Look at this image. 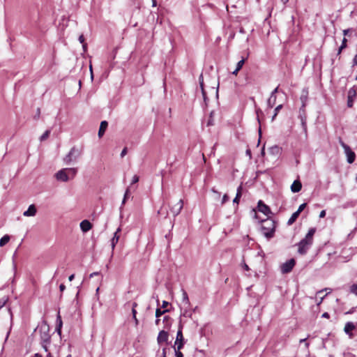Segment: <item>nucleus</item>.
Listing matches in <instances>:
<instances>
[{
	"mask_svg": "<svg viewBox=\"0 0 357 357\" xmlns=\"http://www.w3.org/2000/svg\"><path fill=\"white\" fill-rule=\"evenodd\" d=\"M151 1H152V6L153 7L157 6V1H156V0H151Z\"/></svg>",
	"mask_w": 357,
	"mask_h": 357,
	"instance_id": "0e129e2a",
	"label": "nucleus"
},
{
	"mask_svg": "<svg viewBox=\"0 0 357 357\" xmlns=\"http://www.w3.org/2000/svg\"><path fill=\"white\" fill-rule=\"evenodd\" d=\"M121 231V228L119 227L116 231L114 234L113 238L111 239V246L112 249L114 250L116 243L119 241V236L118 235V233Z\"/></svg>",
	"mask_w": 357,
	"mask_h": 357,
	"instance_id": "6ab92c4d",
	"label": "nucleus"
},
{
	"mask_svg": "<svg viewBox=\"0 0 357 357\" xmlns=\"http://www.w3.org/2000/svg\"><path fill=\"white\" fill-rule=\"evenodd\" d=\"M339 144L343 148L344 153L347 157V162L349 164H352L356 160V153L351 150L350 146L345 144L341 137L339 138Z\"/></svg>",
	"mask_w": 357,
	"mask_h": 357,
	"instance_id": "7ed1b4c3",
	"label": "nucleus"
},
{
	"mask_svg": "<svg viewBox=\"0 0 357 357\" xmlns=\"http://www.w3.org/2000/svg\"><path fill=\"white\" fill-rule=\"evenodd\" d=\"M169 305V302L164 301L162 302V307L165 308Z\"/></svg>",
	"mask_w": 357,
	"mask_h": 357,
	"instance_id": "bf43d9fd",
	"label": "nucleus"
},
{
	"mask_svg": "<svg viewBox=\"0 0 357 357\" xmlns=\"http://www.w3.org/2000/svg\"><path fill=\"white\" fill-rule=\"evenodd\" d=\"M166 349H167V348L162 349V356L160 357H167L166 356Z\"/></svg>",
	"mask_w": 357,
	"mask_h": 357,
	"instance_id": "680f3d73",
	"label": "nucleus"
},
{
	"mask_svg": "<svg viewBox=\"0 0 357 357\" xmlns=\"http://www.w3.org/2000/svg\"><path fill=\"white\" fill-rule=\"evenodd\" d=\"M347 38H344L342 39V44H341L342 48H346L347 47Z\"/></svg>",
	"mask_w": 357,
	"mask_h": 357,
	"instance_id": "37998d69",
	"label": "nucleus"
},
{
	"mask_svg": "<svg viewBox=\"0 0 357 357\" xmlns=\"http://www.w3.org/2000/svg\"><path fill=\"white\" fill-rule=\"evenodd\" d=\"M182 301L185 305H187V307L190 305V301L188 294L184 289H182Z\"/></svg>",
	"mask_w": 357,
	"mask_h": 357,
	"instance_id": "b1692460",
	"label": "nucleus"
},
{
	"mask_svg": "<svg viewBox=\"0 0 357 357\" xmlns=\"http://www.w3.org/2000/svg\"><path fill=\"white\" fill-rule=\"evenodd\" d=\"M306 206H307L306 203H303V204H301L298 206V208L297 209V211L296 212L300 215L301 213L305 208Z\"/></svg>",
	"mask_w": 357,
	"mask_h": 357,
	"instance_id": "72a5a7b5",
	"label": "nucleus"
},
{
	"mask_svg": "<svg viewBox=\"0 0 357 357\" xmlns=\"http://www.w3.org/2000/svg\"><path fill=\"white\" fill-rule=\"evenodd\" d=\"M307 95H308L307 90L303 89V92H302V95L301 96V98H300V99H301V100L302 102L301 107H305V106H306V101H307Z\"/></svg>",
	"mask_w": 357,
	"mask_h": 357,
	"instance_id": "4be33fe9",
	"label": "nucleus"
},
{
	"mask_svg": "<svg viewBox=\"0 0 357 357\" xmlns=\"http://www.w3.org/2000/svg\"><path fill=\"white\" fill-rule=\"evenodd\" d=\"M137 306V303L134 302L132 305V318L133 319L135 320V324L136 325H138L139 324V321H138V319H137L136 317V314H137V311L135 310V307Z\"/></svg>",
	"mask_w": 357,
	"mask_h": 357,
	"instance_id": "393cba45",
	"label": "nucleus"
},
{
	"mask_svg": "<svg viewBox=\"0 0 357 357\" xmlns=\"http://www.w3.org/2000/svg\"><path fill=\"white\" fill-rule=\"evenodd\" d=\"M41 343V345H42V347L44 349V350L45 351H48V346L50 344H45L44 342H40Z\"/></svg>",
	"mask_w": 357,
	"mask_h": 357,
	"instance_id": "a18cd8bd",
	"label": "nucleus"
},
{
	"mask_svg": "<svg viewBox=\"0 0 357 357\" xmlns=\"http://www.w3.org/2000/svg\"><path fill=\"white\" fill-rule=\"evenodd\" d=\"M62 325H63V322H62L61 316L59 314L57 315V318H56V328H55V331L57 332V333L59 335H61V334Z\"/></svg>",
	"mask_w": 357,
	"mask_h": 357,
	"instance_id": "aec40b11",
	"label": "nucleus"
},
{
	"mask_svg": "<svg viewBox=\"0 0 357 357\" xmlns=\"http://www.w3.org/2000/svg\"><path fill=\"white\" fill-rule=\"evenodd\" d=\"M67 176H68V180L73 179L75 175L77 174V170L76 168H66Z\"/></svg>",
	"mask_w": 357,
	"mask_h": 357,
	"instance_id": "5701e85b",
	"label": "nucleus"
},
{
	"mask_svg": "<svg viewBox=\"0 0 357 357\" xmlns=\"http://www.w3.org/2000/svg\"><path fill=\"white\" fill-rule=\"evenodd\" d=\"M174 348L176 357H183L182 352H181L180 350H178V348H176L175 347H174Z\"/></svg>",
	"mask_w": 357,
	"mask_h": 357,
	"instance_id": "4c0bfd02",
	"label": "nucleus"
},
{
	"mask_svg": "<svg viewBox=\"0 0 357 357\" xmlns=\"http://www.w3.org/2000/svg\"><path fill=\"white\" fill-rule=\"evenodd\" d=\"M183 207V199H180L176 204L171 208V211L173 213L174 216H177L181 211Z\"/></svg>",
	"mask_w": 357,
	"mask_h": 357,
	"instance_id": "ddd939ff",
	"label": "nucleus"
},
{
	"mask_svg": "<svg viewBox=\"0 0 357 357\" xmlns=\"http://www.w3.org/2000/svg\"><path fill=\"white\" fill-rule=\"evenodd\" d=\"M326 216V211L325 210H322L320 213H319V218H323Z\"/></svg>",
	"mask_w": 357,
	"mask_h": 357,
	"instance_id": "864d4df0",
	"label": "nucleus"
},
{
	"mask_svg": "<svg viewBox=\"0 0 357 357\" xmlns=\"http://www.w3.org/2000/svg\"><path fill=\"white\" fill-rule=\"evenodd\" d=\"M276 95H271L267 100V107L268 108H273L276 103Z\"/></svg>",
	"mask_w": 357,
	"mask_h": 357,
	"instance_id": "412c9836",
	"label": "nucleus"
},
{
	"mask_svg": "<svg viewBox=\"0 0 357 357\" xmlns=\"http://www.w3.org/2000/svg\"><path fill=\"white\" fill-rule=\"evenodd\" d=\"M8 298L3 297L0 298V309L2 308L6 303Z\"/></svg>",
	"mask_w": 357,
	"mask_h": 357,
	"instance_id": "e433bc0d",
	"label": "nucleus"
},
{
	"mask_svg": "<svg viewBox=\"0 0 357 357\" xmlns=\"http://www.w3.org/2000/svg\"><path fill=\"white\" fill-rule=\"evenodd\" d=\"M241 266L246 271H248L250 269V267L248 266V265L245 262L244 260L241 263Z\"/></svg>",
	"mask_w": 357,
	"mask_h": 357,
	"instance_id": "ea45409f",
	"label": "nucleus"
},
{
	"mask_svg": "<svg viewBox=\"0 0 357 357\" xmlns=\"http://www.w3.org/2000/svg\"><path fill=\"white\" fill-rule=\"evenodd\" d=\"M10 241V236L8 235H4L1 239H0V247H3L6 244L8 243Z\"/></svg>",
	"mask_w": 357,
	"mask_h": 357,
	"instance_id": "cd10ccee",
	"label": "nucleus"
},
{
	"mask_svg": "<svg viewBox=\"0 0 357 357\" xmlns=\"http://www.w3.org/2000/svg\"><path fill=\"white\" fill-rule=\"evenodd\" d=\"M37 210L34 204H31L28 209L23 213V215L26 217L34 216L36 214Z\"/></svg>",
	"mask_w": 357,
	"mask_h": 357,
	"instance_id": "f3484780",
	"label": "nucleus"
},
{
	"mask_svg": "<svg viewBox=\"0 0 357 357\" xmlns=\"http://www.w3.org/2000/svg\"><path fill=\"white\" fill-rule=\"evenodd\" d=\"M352 66H357V54H356L352 60Z\"/></svg>",
	"mask_w": 357,
	"mask_h": 357,
	"instance_id": "de8ad7c7",
	"label": "nucleus"
},
{
	"mask_svg": "<svg viewBox=\"0 0 357 357\" xmlns=\"http://www.w3.org/2000/svg\"><path fill=\"white\" fill-rule=\"evenodd\" d=\"M283 105L282 104L278 105L275 108V110H274V114L271 118V121H273L275 119V117L277 116V115L278 114V112L280 111V109L282 108Z\"/></svg>",
	"mask_w": 357,
	"mask_h": 357,
	"instance_id": "c85d7f7f",
	"label": "nucleus"
},
{
	"mask_svg": "<svg viewBox=\"0 0 357 357\" xmlns=\"http://www.w3.org/2000/svg\"><path fill=\"white\" fill-rule=\"evenodd\" d=\"M245 59H244V58H242V59H241V60H240V61L237 63V64H236V68H237V70H240L242 68L243 66V65H244V63H245Z\"/></svg>",
	"mask_w": 357,
	"mask_h": 357,
	"instance_id": "2f4dec72",
	"label": "nucleus"
},
{
	"mask_svg": "<svg viewBox=\"0 0 357 357\" xmlns=\"http://www.w3.org/2000/svg\"><path fill=\"white\" fill-rule=\"evenodd\" d=\"M344 48H342V46L340 45V47H339L338 49V51H337V55H340L342 52V51L344 50Z\"/></svg>",
	"mask_w": 357,
	"mask_h": 357,
	"instance_id": "e2e57ef3",
	"label": "nucleus"
},
{
	"mask_svg": "<svg viewBox=\"0 0 357 357\" xmlns=\"http://www.w3.org/2000/svg\"><path fill=\"white\" fill-rule=\"evenodd\" d=\"M128 195H129V189L127 188L126 192H125V194H124V197H123V201H122V203H121V206L124 205L126 202V199L128 197ZM122 206H121V208Z\"/></svg>",
	"mask_w": 357,
	"mask_h": 357,
	"instance_id": "c9c22d12",
	"label": "nucleus"
},
{
	"mask_svg": "<svg viewBox=\"0 0 357 357\" xmlns=\"http://www.w3.org/2000/svg\"><path fill=\"white\" fill-rule=\"evenodd\" d=\"M229 196L227 194L224 195L223 197H222V199L221 204H224L225 203H226L229 200Z\"/></svg>",
	"mask_w": 357,
	"mask_h": 357,
	"instance_id": "a19ab883",
	"label": "nucleus"
},
{
	"mask_svg": "<svg viewBox=\"0 0 357 357\" xmlns=\"http://www.w3.org/2000/svg\"><path fill=\"white\" fill-rule=\"evenodd\" d=\"M80 151L73 146L69 153L64 157L63 162L66 165H70L73 161H75L80 155Z\"/></svg>",
	"mask_w": 357,
	"mask_h": 357,
	"instance_id": "39448f33",
	"label": "nucleus"
},
{
	"mask_svg": "<svg viewBox=\"0 0 357 357\" xmlns=\"http://www.w3.org/2000/svg\"><path fill=\"white\" fill-rule=\"evenodd\" d=\"M350 292L357 296V284H353L350 287Z\"/></svg>",
	"mask_w": 357,
	"mask_h": 357,
	"instance_id": "473e14b6",
	"label": "nucleus"
},
{
	"mask_svg": "<svg viewBox=\"0 0 357 357\" xmlns=\"http://www.w3.org/2000/svg\"><path fill=\"white\" fill-rule=\"evenodd\" d=\"M138 181H139V176H137V175H135V176L132 177L131 184H135V183H137Z\"/></svg>",
	"mask_w": 357,
	"mask_h": 357,
	"instance_id": "79ce46f5",
	"label": "nucleus"
},
{
	"mask_svg": "<svg viewBox=\"0 0 357 357\" xmlns=\"http://www.w3.org/2000/svg\"><path fill=\"white\" fill-rule=\"evenodd\" d=\"M261 232L263 235L267 238L271 239L274 236L276 228V222L272 218H266L261 221Z\"/></svg>",
	"mask_w": 357,
	"mask_h": 357,
	"instance_id": "f03ea898",
	"label": "nucleus"
},
{
	"mask_svg": "<svg viewBox=\"0 0 357 357\" xmlns=\"http://www.w3.org/2000/svg\"><path fill=\"white\" fill-rule=\"evenodd\" d=\"M257 209L259 212L264 213L266 215H268L272 213L270 207L265 204L263 201L259 200L257 204Z\"/></svg>",
	"mask_w": 357,
	"mask_h": 357,
	"instance_id": "1a4fd4ad",
	"label": "nucleus"
},
{
	"mask_svg": "<svg viewBox=\"0 0 357 357\" xmlns=\"http://www.w3.org/2000/svg\"><path fill=\"white\" fill-rule=\"evenodd\" d=\"M356 96H357V91L355 89V87L353 86L351 89H349L348 91L347 102L348 107H349V108L353 107L354 102L355 100L356 99Z\"/></svg>",
	"mask_w": 357,
	"mask_h": 357,
	"instance_id": "6e6552de",
	"label": "nucleus"
},
{
	"mask_svg": "<svg viewBox=\"0 0 357 357\" xmlns=\"http://www.w3.org/2000/svg\"><path fill=\"white\" fill-rule=\"evenodd\" d=\"M201 81L204 82L202 74H201L199 77V82L200 83Z\"/></svg>",
	"mask_w": 357,
	"mask_h": 357,
	"instance_id": "774afa93",
	"label": "nucleus"
},
{
	"mask_svg": "<svg viewBox=\"0 0 357 357\" xmlns=\"http://www.w3.org/2000/svg\"><path fill=\"white\" fill-rule=\"evenodd\" d=\"M298 216H299V214L295 211L291 215L290 218L288 220L287 225H291L293 223H294L296 222V219L298 218Z\"/></svg>",
	"mask_w": 357,
	"mask_h": 357,
	"instance_id": "a878e982",
	"label": "nucleus"
},
{
	"mask_svg": "<svg viewBox=\"0 0 357 357\" xmlns=\"http://www.w3.org/2000/svg\"><path fill=\"white\" fill-rule=\"evenodd\" d=\"M66 289V286L63 284L59 285V289L61 291H63Z\"/></svg>",
	"mask_w": 357,
	"mask_h": 357,
	"instance_id": "13d9d810",
	"label": "nucleus"
},
{
	"mask_svg": "<svg viewBox=\"0 0 357 357\" xmlns=\"http://www.w3.org/2000/svg\"><path fill=\"white\" fill-rule=\"evenodd\" d=\"M169 312V310H162L160 308H157L155 311V317L156 318H159L162 314H164L165 312Z\"/></svg>",
	"mask_w": 357,
	"mask_h": 357,
	"instance_id": "c756f323",
	"label": "nucleus"
},
{
	"mask_svg": "<svg viewBox=\"0 0 357 357\" xmlns=\"http://www.w3.org/2000/svg\"><path fill=\"white\" fill-rule=\"evenodd\" d=\"M307 337L300 340V343L305 342V347L307 348L309 347V343L306 342Z\"/></svg>",
	"mask_w": 357,
	"mask_h": 357,
	"instance_id": "6e6d98bb",
	"label": "nucleus"
},
{
	"mask_svg": "<svg viewBox=\"0 0 357 357\" xmlns=\"http://www.w3.org/2000/svg\"><path fill=\"white\" fill-rule=\"evenodd\" d=\"M40 108H38L37 109V112H36V115L34 116V119H38L40 116Z\"/></svg>",
	"mask_w": 357,
	"mask_h": 357,
	"instance_id": "3c124183",
	"label": "nucleus"
},
{
	"mask_svg": "<svg viewBox=\"0 0 357 357\" xmlns=\"http://www.w3.org/2000/svg\"><path fill=\"white\" fill-rule=\"evenodd\" d=\"M199 85H200V88H201V90H202V95H205V91H204V82L201 81L200 83H199Z\"/></svg>",
	"mask_w": 357,
	"mask_h": 357,
	"instance_id": "49530a36",
	"label": "nucleus"
},
{
	"mask_svg": "<svg viewBox=\"0 0 357 357\" xmlns=\"http://www.w3.org/2000/svg\"><path fill=\"white\" fill-rule=\"evenodd\" d=\"M242 190H243V187L242 185H239L237 188V190H236V193H239V195L242 196Z\"/></svg>",
	"mask_w": 357,
	"mask_h": 357,
	"instance_id": "09e8293b",
	"label": "nucleus"
},
{
	"mask_svg": "<svg viewBox=\"0 0 357 357\" xmlns=\"http://www.w3.org/2000/svg\"><path fill=\"white\" fill-rule=\"evenodd\" d=\"M316 232V228L312 227L309 229L305 238L298 243V252L301 255H305L310 249L313 243V236Z\"/></svg>",
	"mask_w": 357,
	"mask_h": 357,
	"instance_id": "f257e3e1",
	"label": "nucleus"
},
{
	"mask_svg": "<svg viewBox=\"0 0 357 357\" xmlns=\"http://www.w3.org/2000/svg\"><path fill=\"white\" fill-rule=\"evenodd\" d=\"M40 342L45 344L51 343V335L50 334V327L46 324H42L39 327Z\"/></svg>",
	"mask_w": 357,
	"mask_h": 357,
	"instance_id": "20e7f679",
	"label": "nucleus"
},
{
	"mask_svg": "<svg viewBox=\"0 0 357 357\" xmlns=\"http://www.w3.org/2000/svg\"><path fill=\"white\" fill-rule=\"evenodd\" d=\"M322 317L328 319L330 317V314L328 312H324L321 315Z\"/></svg>",
	"mask_w": 357,
	"mask_h": 357,
	"instance_id": "4d7b16f0",
	"label": "nucleus"
},
{
	"mask_svg": "<svg viewBox=\"0 0 357 357\" xmlns=\"http://www.w3.org/2000/svg\"><path fill=\"white\" fill-rule=\"evenodd\" d=\"M269 151L273 155H279L280 153V148L278 146H273L269 149Z\"/></svg>",
	"mask_w": 357,
	"mask_h": 357,
	"instance_id": "bb28decb",
	"label": "nucleus"
},
{
	"mask_svg": "<svg viewBox=\"0 0 357 357\" xmlns=\"http://www.w3.org/2000/svg\"><path fill=\"white\" fill-rule=\"evenodd\" d=\"M127 152H128L127 148L126 147L123 148L121 153V157L123 158L127 154Z\"/></svg>",
	"mask_w": 357,
	"mask_h": 357,
	"instance_id": "c03bdc74",
	"label": "nucleus"
},
{
	"mask_svg": "<svg viewBox=\"0 0 357 357\" xmlns=\"http://www.w3.org/2000/svg\"><path fill=\"white\" fill-rule=\"evenodd\" d=\"M301 188L302 183L298 179L295 180L291 185V190L294 193L300 192Z\"/></svg>",
	"mask_w": 357,
	"mask_h": 357,
	"instance_id": "dca6fc26",
	"label": "nucleus"
},
{
	"mask_svg": "<svg viewBox=\"0 0 357 357\" xmlns=\"http://www.w3.org/2000/svg\"><path fill=\"white\" fill-rule=\"evenodd\" d=\"M296 264L294 259H290L281 265V272L283 274L290 273Z\"/></svg>",
	"mask_w": 357,
	"mask_h": 357,
	"instance_id": "0eeeda50",
	"label": "nucleus"
},
{
	"mask_svg": "<svg viewBox=\"0 0 357 357\" xmlns=\"http://www.w3.org/2000/svg\"><path fill=\"white\" fill-rule=\"evenodd\" d=\"M239 70H237V68H236L233 72L232 75H237Z\"/></svg>",
	"mask_w": 357,
	"mask_h": 357,
	"instance_id": "338daca9",
	"label": "nucleus"
},
{
	"mask_svg": "<svg viewBox=\"0 0 357 357\" xmlns=\"http://www.w3.org/2000/svg\"><path fill=\"white\" fill-rule=\"evenodd\" d=\"M241 197V196L239 195V193H236V197H234V199L233 200V203L238 204Z\"/></svg>",
	"mask_w": 357,
	"mask_h": 357,
	"instance_id": "58836bf2",
	"label": "nucleus"
},
{
	"mask_svg": "<svg viewBox=\"0 0 357 357\" xmlns=\"http://www.w3.org/2000/svg\"><path fill=\"white\" fill-rule=\"evenodd\" d=\"M279 91V86H277L275 89L273 90L271 95H276V93H278Z\"/></svg>",
	"mask_w": 357,
	"mask_h": 357,
	"instance_id": "603ef678",
	"label": "nucleus"
},
{
	"mask_svg": "<svg viewBox=\"0 0 357 357\" xmlns=\"http://www.w3.org/2000/svg\"><path fill=\"white\" fill-rule=\"evenodd\" d=\"M356 325L351 321H348L346 323L344 326V331L350 338H353L354 334L351 333V331H354Z\"/></svg>",
	"mask_w": 357,
	"mask_h": 357,
	"instance_id": "f8f14e48",
	"label": "nucleus"
},
{
	"mask_svg": "<svg viewBox=\"0 0 357 357\" xmlns=\"http://www.w3.org/2000/svg\"><path fill=\"white\" fill-rule=\"evenodd\" d=\"M107 126H108L107 121H101L100 128H99V130H98V135L100 138L102 137L103 136V135L105 134Z\"/></svg>",
	"mask_w": 357,
	"mask_h": 357,
	"instance_id": "a211bd4d",
	"label": "nucleus"
},
{
	"mask_svg": "<svg viewBox=\"0 0 357 357\" xmlns=\"http://www.w3.org/2000/svg\"><path fill=\"white\" fill-rule=\"evenodd\" d=\"M157 340L158 344L167 342L168 340V333L165 331H160L158 335Z\"/></svg>",
	"mask_w": 357,
	"mask_h": 357,
	"instance_id": "2eb2a0df",
	"label": "nucleus"
},
{
	"mask_svg": "<svg viewBox=\"0 0 357 357\" xmlns=\"http://www.w3.org/2000/svg\"><path fill=\"white\" fill-rule=\"evenodd\" d=\"M184 344L185 339L182 333V326H180L176 333V338L174 347L178 348V350H181L183 347Z\"/></svg>",
	"mask_w": 357,
	"mask_h": 357,
	"instance_id": "423d86ee",
	"label": "nucleus"
},
{
	"mask_svg": "<svg viewBox=\"0 0 357 357\" xmlns=\"http://www.w3.org/2000/svg\"><path fill=\"white\" fill-rule=\"evenodd\" d=\"M356 310V307H351L349 311L345 312L346 314H353Z\"/></svg>",
	"mask_w": 357,
	"mask_h": 357,
	"instance_id": "8fccbe9b",
	"label": "nucleus"
},
{
	"mask_svg": "<svg viewBox=\"0 0 357 357\" xmlns=\"http://www.w3.org/2000/svg\"><path fill=\"white\" fill-rule=\"evenodd\" d=\"M298 118L301 120V125L303 129L305 132H307V123H306V114H305V107H301L299 109V115Z\"/></svg>",
	"mask_w": 357,
	"mask_h": 357,
	"instance_id": "9d476101",
	"label": "nucleus"
},
{
	"mask_svg": "<svg viewBox=\"0 0 357 357\" xmlns=\"http://www.w3.org/2000/svg\"><path fill=\"white\" fill-rule=\"evenodd\" d=\"M55 178L58 181L67 182L68 181V176H67L66 168L58 171L55 174Z\"/></svg>",
	"mask_w": 357,
	"mask_h": 357,
	"instance_id": "9b49d317",
	"label": "nucleus"
},
{
	"mask_svg": "<svg viewBox=\"0 0 357 357\" xmlns=\"http://www.w3.org/2000/svg\"><path fill=\"white\" fill-rule=\"evenodd\" d=\"M79 41L81 44H82L83 49L85 50L86 48V44L84 43V37L83 35L79 36Z\"/></svg>",
	"mask_w": 357,
	"mask_h": 357,
	"instance_id": "f704fd0d",
	"label": "nucleus"
},
{
	"mask_svg": "<svg viewBox=\"0 0 357 357\" xmlns=\"http://www.w3.org/2000/svg\"><path fill=\"white\" fill-rule=\"evenodd\" d=\"M353 31V29H344V30H343V34H344V36H347V35H348V33H349L350 31Z\"/></svg>",
	"mask_w": 357,
	"mask_h": 357,
	"instance_id": "5fc2aeb1",
	"label": "nucleus"
},
{
	"mask_svg": "<svg viewBox=\"0 0 357 357\" xmlns=\"http://www.w3.org/2000/svg\"><path fill=\"white\" fill-rule=\"evenodd\" d=\"M75 278V275L72 274L69 276L68 280L69 281H72Z\"/></svg>",
	"mask_w": 357,
	"mask_h": 357,
	"instance_id": "69168bd1",
	"label": "nucleus"
},
{
	"mask_svg": "<svg viewBox=\"0 0 357 357\" xmlns=\"http://www.w3.org/2000/svg\"><path fill=\"white\" fill-rule=\"evenodd\" d=\"M100 275V272H93L90 274L89 278H93V276Z\"/></svg>",
	"mask_w": 357,
	"mask_h": 357,
	"instance_id": "052dcab7",
	"label": "nucleus"
},
{
	"mask_svg": "<svg viewBox=\"0 0 357 357\" xmlns=\"http://www.w3.org/2000/svg\"><path fill=\"white\" fill-rule=\"evenodd\" d=\"M79 227L81 230L85 233L89 231L92 228L93 225L88 220H84L80 222Z\"/></svg>",
	"mask_w": 357,
	"mask_h": 357,
	"instance_id": "4468645a",
	"label": "nucleus"
},
{
	"mask_svg": "<svg viewBox=\"0 0 357 357\" xmlns=\"http://www.w3.org/2000/svg\"><path fill=\"white\" fill-rule=\"evenodd\" d=\"M50 134V130H47L40 137V140L41 142L45 140L46 139H47V137H49Z\"/></svg>",
	"mask_w": 357,
	"mask_h": 357,
	"instance_id": "7c9ffc66",
	"label": "nucleus"
}]
</instances>
